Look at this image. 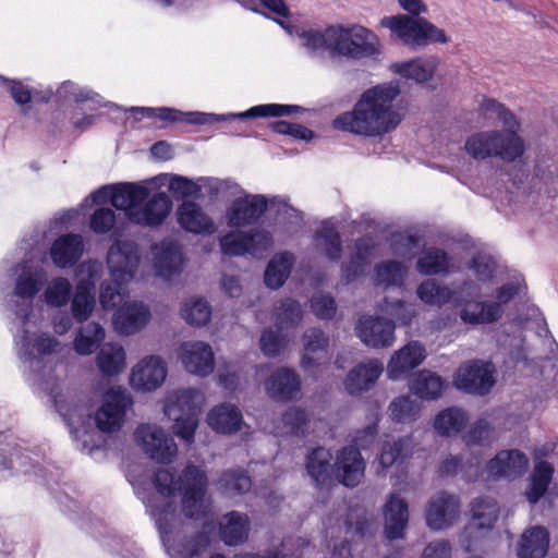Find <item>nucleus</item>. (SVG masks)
Here are the masks:
<instances>
[{
    "label": "nucleus",
    "instance_id": "14",
    "mask_svg": "<svg viewBox=\"0 0 558 558\" xmlns=\"http://www.w3.org/2000/svg\"><path fill=\"white\" fill-rule=\"evenodd\" d=\"M470 513L471 519L460 536V543L468 551L493 530L499 517V507L495 499L481 497L472 501Z\"/></svg>",
    "mask_w": 558,
    "mask_h": 558
},
{
    "label": "nucleus",
    "instance_id": "12",
    "mask_svg": "<svg viewBox=\"0 0 558 558\" xmlns=\"http://www.w3.org/2000/svg\"><path fill=\"white\" fill-rule=\"evenodd\" d=\"M142 254L136 242L116 239L108 248L106 264L112 281L118 286H126L145 279L141 269Z\"/></svg>",
    "mask_w": 558,
    "mask_h": 558
},
{
    "label": "nucleus",
    "instance_id": "39",
    "mask_svg": "<svg viewBox=\"0 0 558 558\" xmlns=\"http://www.w3.org/2000/svg\"><path fill=\"white\" fill-rule=\"evenodd\" d=\"M105 338V328L99 323L89 322L77 329L73 339V349L78 355H92L101 347Z\"/></svg>",
    "mask_w": 558,
    "mask_h": 558
},
{
    "label": "nucleus",
    "instance_id": "31",
    "mask_svg": "<svg viewBox=\"0 0 558 558\" xmlns=\"http://www.w3.org/2000/svg\"><path fill=\"white\" fill-rule=\"evenodd\" d=\"M384 371L383 363L369 359L354 366L347 375L343 385L350 395H360L374 387Z\"/></svg>",
    "mask_w": 558,
    "mask_h": 558
},
{
    "label": "nucleus",
    "instance_id": "40",
    "mask_svg": "<svg viewBox=\"0 0 558 558\" xmlns=\"http://www.w3.org/2000/svg\"><path fill=\"white\" fill-rule=\"evenodd\" d=\"M409 267L396 259H387L378 263L374 268L373 282L376 287L392 288L402 287L408 275Z\"/></svg>",
    "mask_w": 558,
    "mask_h": 558
},
{
    "label": "nucleus",
    "instance_id": "54",
    "mask_svg": "<svg viewBox=\"0 0 558 558\" xmlns=\"http://www.w3.org/2000/svg\"><path fill=\"white\" fill-rule=\"evenodd\" d=\"M315 245L328 258H339L341 252L340 238L332 221L327 220L320 225L315 236Z\"/></svg>",
    "mask_w": 558,
    "mask_h": 558
},
{
    "label": "nucleus",
    "instance_id": "42",
    "mask_svg": "<svg viewBox=\"0 0 558 558\" xmlns=\"http://www.w3.org/2000/svg\"><path fill=\"white\" fill-rule=\"evenodd\" d=\"M331 460L330 450L324 447H317L307 454L305 469L316 485H325L330 480Z\"/></svg>",
    "mask_w": 558,
    "mask_h": 558
},
{
    "label": "nucleus",
    "instance_id": "1",
    "mask_svg": "<svg viewBox=\"0 0 558 558\" xmlns=\"http://www.w3.org/2000/svg\"><path fill=\"white\" fill-rule=\"evenodd\" d=\"M137 468L130 470L128 480L136 495L143 500L150 517L155 520L162 544L170 558H199L209 545V536L199 533L186 539L181 514L177 511V495L181 496V510L185 517L199 520L210 512L207 497L208 477L206 472L187 463L180 475L168 469H159L153 481Z\"/></svg>",
    "mask_w": 558,
    "mask_h": 558
},
{
    "label": "nucleus",
    "instance_id": "62",
    "mask_svg": "<svg viewBox=\"0 0 558 558\" xmlns=\"http://www.w3.org/2000/svg\"><path fill=\"white\" fill-rule=\"evenodd\" d=\"M89 228L96 234H109L117 231V215L109 207L97 208L89 219Z\"/></svg>",
    "mask_w": 558,
    "mask_h": 558
},
{
    "label": "nucleus",
    "instance_id": "47",
    "mask_svg": "<svg viewBox=\"0 0 558 558\" xmlns=\"http://www.w3.org/2000/svg\"><path fill=\"white\" fill-rule=\"evenodd\" d=\"M418 299L427 305L441 306L454 301L457 287L451 289L434 279L423 281L416 290Z\"/></svg>",
    "mask_w": 558,
    "mask_h": 558
},
{
    "label": "nucleus",
    "instance_id": "5",
    "mask_svg": "<svg viewBox=\"0 0 558 558\" xmlns=\"http://www.w3.org/2000/svg\"><path fill=\"white\" fill-rule=\"evenodd\" d=\"M524 289L520 277L497 287L490 294L475 286L474 281L464 280L457 287L453 306L457 315L464 325H489L500 320L505 306L519 295Z\"/></svg>",
    "mask_w": 558,
    "mask_h": 558
},
{
    "label": "nucleus",
    "instance_id": "53",
    "mask_svg": "<svg viewBox=\"0 0 558 558\" xmlns=\"http://www.w3.org/2000/svg\"><path fill=\"white\" fill-rule=\"evenodd\" d=\"M181 317L191 326L206 325L211 316V307L204 298L186 299L180 310Z\"/></svg>",
    "mask_w": 558,
    "mask_h": 558
},
{
    "label": "nucleus",
    "instance_id": "35",
    "mask_svg": "<svg viewBox=\"0 0 558 558\" xmlns=\"http://www.w3.org/2000/svg\"><path fill=\"white\" fill-rule=\"evenodd\" d=\"M95 363L102 376H118L126 368V351L119 342H106L99 348Z\"/></svg>",
    "mask_w": 558,
    "mask_h": 558
},
{
    "label": "nucleus",
    "instance_id": "55",
    "mask_svg": "<svg viewBox=\"0 0 558 558\" xmlns=\"http://www.w3.org/2000/svg\"><path fill=\"white\" fill-rule=\"evenodd\" d=\"M303 318L301 304L292 299L281 300L274 310V320L278 328H294Z\"/></svg>",
    "mask_w": 558,
    "mask_h": 558
},
{
    "label": "nucleus",
    "instance_id": "38",
    "mask_svg": "<svg viewBox=\"0 0 558 558\" xmlns=\"http://www.w3.org/2000/svg\"><path fill=\"white\" fill-rule=\"evenodd\" d=\"M220 537L228 546H236L248 537L250 522L245 514L236 511L225 514L220 522Z\"/></svg>",
    "mask_w": 558,
    "mask_h": 558
},
{
    "label": "nucleus",
    "instance_id": "7",
    "mask_svg": "<svg viewBox=\"0 0 558 558\" xmlns=\"http://www.w3.org/2000/svg\"><path fill=\"white\" fill-rule=\"evenodd\" d=\"M51 399L76 441V447L89 456L98 451L101 448L102 438L90 427V409L86 397L60 389L51 392Z\"/></svg>",
    "mask_w": 558,
    "mask_h": 558
},
{
    "label": "nucleus",
    "instance_id": "60",
    "mask_svg": "<svg viewBox=\"0 0 558 558\" xmlns=\"http://www.w3.org/2000/svg\"><path fill=\"white\" fill-rule=\"evenodd\" d=\"M389 412L395 422L410 423L417 418L420 404L410 397H399L390 403Z\"/></svg>",
    "mask_w": 558,
    "mask_h": 558
},
{
    "label": "nucleus",
    "instance_id": "36",
    "mask_svg": "<svg viewBox=\"0 0 558 558\" xmlns=\"http://www.w3.org/2000/svg\"><path fill=\"white\" fill-rule=\"evenodd\" d=\"M549 548V533L544 526L527 527L517 544L519 558H544Z\"/></svg>",
    "mask_w": 558,
    "mask_h": 558
},
{
    "label": "nucleus",
    "instance_id": "59",
    "mask_svg": "<svg viewBox=\"0 0 558 558\" xmlns=\"http://www.w3.org/2000/svg\"><path fill=\"white\" fill-rule=\"evenodd\" d=\"M411 445L412 442L409 438L385 441L379 454V464L383 469H387L395 463L402 461L409 453Z\"/></svg>",
    "mask_w": 558,
    "mask_h": 558
},
{
    "label": "nucleus",
    "instance_id": "10",
    "mask_svg": "<svg viewBox=\"0 0 558 558\" xmlns=\"http://www.w3.org/2000/svg\"><path fill=\"white\" fill-rule=\"evenodd\" d=\"M12 296L17 301L12 311L17 319L26 324L34 312V299L47 282V271L32 260H22L12 268Z\"/></svg>",
    "mask_w": 558,
    "mask_h": 558
},
{
    "label": "nucleus",
    "instance_id": "20",
    "mask_svg": "<svg viewBox=\"0 0 558 558\" xmlns=\"http://www.w3.org/2000/svg\"><path fill=\"white\" fill-rule=\"evenodd\" d=\"M168 376V366L160 355H146L133 365L129 375L131 388L137 392H154Z\"/></svg>",
    "mask_w": 558,
    "mask_h": 558
},
{
    "label": "nucleus",
    "instance_id": "56",
    "mask_svg": "<svg viewBox=\"0 0 558 558\" xmlns=\"http://www.w3.org/2000/svg\"><path fill=\"white\" fill-rule=\"evenodd\" d=\"M464 148L477 160L495 157L493 130L474 133L466 140Z\"/></svg>",
    "mask_w": 558,
    "mask_h": 558
},
{
    "label": "nucleus",
    "instance_id": "26",
    "mask_svg": "<svg viewBox=\"0 0 558 558\" xmlns=\"http://www.w3.org/2000/svg\"><path fill=\"white\" fill-rule=\"evenodd\" d=\"M365 461L356 447L342 448L336 457L333 473L347 487H355L364 477Z\"/></svg>",
    "mask_w": 558,
    "mask_h": 558
},
{
    "label": "nucleus",
    "instance_id": "2",
    "mask_svg": "<svg viewBox=\"0 0 558 558\" xmlns=\"http://www.w3.org/2000/svg\"><path fill=\"white\" fill-rule=\"evenodd\" d=\"M277 22L289 35H295L310 53L327 51L332 57L350 60L376 59L380 54L381 45L376 34L360 24L299 28L282 20Z\"/></svg>",
    "mask_w": 558,
    "mask_h": 558
},
{
    "label": "nucleus",
    "instance_id": "15",
    "mask_svg": "<svg viewBox=\"0 0 558 558\" xmlns=\"http://www.w3.org/2000/svg\"><path fill=\"white\" fill-rule=\"evenodd\" d=\"M14 336L15 349L20 359L29 363L32 371L40 365V356L51 355L59 351L61 343L48 332H31V319L23 324Z\"/></svg>",
    "mask_w": 558,
    "mask_h": 558
},
{
    "label": "nucleus",
    "instance_id": "43",
    "mask_svg": "<svg viewBox=\"0 0 558 558\" xmlns=\"http://www.w3.org/2000/svg\"><path fill=\"white\" fill-rule=\"evenodd\" d=\"M445 388L442 378L427 369L418 372L410 383V390L423 400L438 399Z\"/></svg>",
    "mask_w": 558,
    "mask_h": 558
},
{
    "label": "nucleus",
    "instance_id": "30",
    "mask_svg": "<svg viewBox=\"0 0 558 558\" xmlns=\"http://www.w3.org/2000/svg\"><path fill=\"white\" fill-rule=\"evenodd\" d=\"M84 253V239L81 234L68 233L57 238L50 246L49 255L60 269L74 266Z\"/></svg>",
    "mask_w": 558,
    "mask_h": 558
},
{
    "label": "nucleus",
    "instance_id": "28",
    "mask_svg": "<svg viewBox=\"0 0 558 558\" xmlns=\"http://www.w3.org/2000/svg\"><path fill=\"white\" fill-rule=\"evenodd\" d=\"M385 534L389 539L403 538L409 522L408 501L398 493H391L383 508Z\"/></svg>",
    "mask_w": 558,
    "mask_h": 558
},
{
    "label": "nucleus",
    "instance_id": "22",
    "mask_svg": "<svg viewBox=\"0 0 558 558\" xmlns=\"http://www.w3.org/2000/svg\"><path fill=\"white\" fill-rule=\"evenodd\" d=\"M150 262L156 277L170 280L179 275L184 266V256L180 244L173 240H163L150 247Z\"/></svg>",
    "mask_w": 558,
    "mask_h": 558
},
{
    "label": "nucleus",
    "instance_id": "48",
    "mask_svg": "<svg viewBox=\"0 0 558 558\" xmlns=\"http://www.w3.org/2000/svg\"><path fill=\"white\" fill-rule=\"evenodd\" d=\"M57 95L61 99H73L76 104L87 102L92 110H96L106 105L104 98L98 93L71 81L63 82L57 89Z\"/></svg>",
    "mask_w": 558,
    "mask_h": 558
},
{
    "label": "nucleus",
    "instance_id": "32",
    "mask_svg": "<svg viewBox=\"0 0 558 558\" xmlns=\"http://www.w3.org/2000/svg\"><path fill=\"white\" fill-rule=\"evenodd\" d=\"M180 227L194 234H211L216 226L211 217L195 202H183L177 209Z\"/></svg>",
    "mask_w": 558,
    "mask_h": 558
},
{
    "label": "nucleus",
    "instance_id": "8",
    "mask_svg": "<svg viewBox=\"0 0 558 558\" xmlns=\"http://www.w3.org/2000/svg\"><path fill=\"white\" fill-rule=\"evenodd\" d=\"M204 402V393L196 388L171 389L165 395L162 412L173 422V434L187 444L195 439Z\"/></svg>",
    "mask_w": 558,
    "mask_h": 558
},
{
    "label": "nucleus",
    "instance_id": "41",
    "mask_svg": "<svg viewBox=\"0 0 558 558\" xmlns=\"http://www.w3.org/2000/svg\"><path fill=\"white\" fill-rule=\"evenodd\" d=\"M452 258L441 248L429 246L423 248L416 260V270L424 276L446 274L450 270Z\"/></svg>",
    "mask_w": 558,
    "mask_h": 558
},
{
    "label": "nucleus",
    "instance_id": "37",
    "mask_svg": "<svg viewBox=\"0 0 558 558\" xmlns=\"http://www.w3.org/2000/svg\"><path fill=\"white\" fill-rule=\"evenodd\" d=\"M543 454L539 451L536 453L530 485L525 490V497L530 504H536L544 496L553 480L554 466L551 463L541 459Z\"/></svg>",
    "mask_w": 558,
    "mask_h": 558
},
{
    "label": "nucleus",
    "instance_id": "52",
    "mask_svg": "<svg viewBox=\"0 0 558 558\" xmlns=\"http://www.w3.org/2000/svg\"><path fill=\"white\" fill-rule=\"evenodd\" d=\"M469 416L460 408H448L439 412L435 417L434 427L439 435H457L468 423Z\"/></svg>",
    "mask_w": 558,
    "mask_h": 558
},
{
    "label": "nucleus",
    "instance_id": "16",
    "mask_svg": "<svg viewBox=\"0 0 558 558\" xmlns=\"http://www.w3.org/2000/svg\"><path fill=\"white\" fill-rule=\"evenodd\" d=\"M135 439L143 451L159 463H171L178 454L174 439L158 425L143 424L138 426Z\"/></svg>",
    "mask_w": 558,
    "mask_h": 558
},
{
    "label": "nucleus",
    "instance_id": "63",
    "mask_svg": "<svg viewBox=\"0 0 558 558\" xmlns=\"http://www.w3.org/2000/svg\"><path fill=\"white\" fill-rule=\"evenodd\" d=\"M269 210L276 211L277 220L280 223L299 227L302 222L300 211L289 205L287 201L281 197L270 198Z\"/></svg>",
    "mask_w": 558,
    "mask_h": 558
},
{
    "label": "nucleus",
    "instance_id": "64",
    "mask_svg": "<svg viewBox=\"0 0 558 558\" xmlns=\"http://www.w3.org/2000/svg\"><path fill=\"white\" fill-rule=\"evenodd\" d=\"M123 286L116 284L111 281H104L100 286L99 302L104 310H113L122 304L125 293L122 290Z\"/></svg>",
    "mask_w": 558,
    "mask_h": 558
},
{
    "label": "nucleus",
    "instance_id": "58",
    "mask_svg": "<svg viewBox=\"0 0 558 558\" xmlns=\"http://www.w3.org/2000/svg\"><path fill=\"white\" fill-rule=\"evenodd\" d=\"M355 248V255L351 257L350 262L343 268L347 281L353 280L365 271L373 246L371 240L362 239L356 242Z\"/></svg>",
    "mask_w": 558,
    "mask_h": 558
},
{
    "label": "nucleus",
    "instance_id": "23",
    "mask_svg": "<svg viewBox=\"0 0 558 558\" xmlns=\"http://www.w3.org/2000/svg\"><path fill=\"white\" fill-rule=\"evenodd\" d=\"M356 333L364 344L375 349L391 347L396 341L395 323L384 317L360 318Z\"/></svg>",
    "mask_w": 558,
    "mask_h": 558
},
{
    "label": "nucleus",
    "instance_id": "4",
    "mask_svg": "<svg viewBox=\"0 0 558 558\" xmlns=\"http://www.w3.org/2000/svg\"><path fill=\"white\" fill-rule=\"evenodd\" d=\"M88 202L97 205L110 203L125 211L131 222L144 227L161 225L172 208V201L166 193H156L149 197V190L136 183L102 186L86 197L83 205Z\"/></svg>",
    "mask_w": 558,
    "mask_h": 558
},
{
    "label": "nucleus",
    "instance_id": "17",
    "mask_svg": "<svg viewBox=\"0 0 558 558\" xmlns=\"http://www.w3.org/2000/svg\"><path fill=\"white\" fill-rule=\"evenodd\" d=\"M495 367L492 363L474 360L460 365L453 375V386L468 393L486 395L495 385Z\"/></svg>",
    "mask_w": 558,
    "mask_h": 558
},
{
    "label": "nucleus",
    "instance_id": "24",
    "mask_svg": "<svg viewBox=\"0 0 558 558\" xmlns=\"http://www.w3.org/2000/svg\"><path fill=\"white\" fill-rule=\"evenodd\" d=\"M529 462L527 456L518 449L501 450L487 463V477L515 480L525 474Z\"/></svg>",
    "mask_w": 558,
    "mask_h": 558
},
{
    "label": "nucleus",
    "instance_id": "29",
    "mask_svg": "<svg viewBox=\"0 0 558 558\" xmlns=\"http://www.w3.org/2000/svg\"><path fill=\"white\" fill-rule=\"evenodd\" d=\"M267 395L277 401H288L296 398L301 389L299 374L288 367L276 369L264 383Z\"/></svg>",
    "mask_w": 558,
    "mask_h": 558
},
{
    "label": "nucleus",
    "instance_id": "13",
    "mask_svg": "<svg viewBox=\"0 0 558 558\" xmlns=\"http://www.w3.org/2000/svg\"><path fill=\"white\" fill-rule=\"evenodd\" d=\"M133 405V399L121 386H112L102 396L100 407L95 412V423L102 433H116L125 423L126 412Z\"/></svg>",
    "mask_w": 558,
    "mask_h": 558
},
{
    "label": "nucleus",
    "instance_id": "46",
    "mask_svg": "<svg viewBox=\"0 0 558 558\" xmlns=\"http://www.w3.org/2000/svg\"><path fill=\"white\" fill-rule=\"evenodd\" d=\"M216 485L222 495L233 498L247 493L252 487V481L245 471L229 469L220 475Z\"/></svg>",
    "mask_w": 558,
    "mask_h": 558
},
{
    "label": "nucleus",
    "instance_id": "44",
    "mask_svg": "<svg viewBox=\"0 0 558 558\" xmlns=\"http://www.w3.org/2000/svg\"><path fill=\"white\" fill-rule=\"evenodd\" d=\"M70 301L73 318L80 323L86 322L96 307V290L85 282H76Z\"/></svg>",
    "mask_w": 558,
    "mask_h": 558
},
{
    "label": "nucleus",
    "instance_id": "45",
    "mask_svg": "<svg viewBox=\"0 0 558 558\" xmlns=\"http://www.w3.org/2000/svg\"><path fill=\"white\" fill-rule=\"evenodd\" d=\"M308 423V415L298 408L289 409L280 418L279 423L267 425L266 429L277 436L304 435Z\"/></svg>",
    "mask_w": 558,
    "mask_h": 558
},
{
    "label": "nucleus",
    "instance_id": "19",
    "mask_svg": "<svg viewBox=\"0 0 558 558\" xmlns=\"http://www.w3.org/2000/svg\"><path fill=\"white\" fill-rule=\"evenodd\" d=\"M461 515L460 498L441 490L428 499L425 507V520L433 531H442L453 526Z\"/></svg>",
    "mask_w": 558,
    "mask_h": 558
},
{
    "label": "nucleus",
    "instance_id": "34",
    "mask_svg": "<svg viewBox=\"0 0 558 558\" xmlns=\"http://www.w3.org/2000/svg\"><path fill=\"white\" fill-rule=\"evenodd\" d=\"M207 424L217 433L233 434L247 427L244 424L241 411L231 403H220L209 410Z\"/></svg>",
    "mask_w": 558,
    "mask_h": 558
},
{
    "label": "nucleus",
    "instance_id": "25",
    "mask_svg": "<svg viewBox=\"0 0 558 558\" xmlns=\"http://www.w3.org/2000/svg\"><path fill=\"white\" fill-rule=\"evenodd\" d=\"M150 311L147 304L141 301L123 303L114 313L112 324L120 335H134L142 330L150 320Z\"/></svg>",
    "mask_w": 558,
    "mask_h": 558
},
{
    "label": "nucleus",
    "instance_id": "9",
    "mask_svg": "<svg viewBox=\"0 0 558 558\" xmlns=\"http://www.w3.org/2000/svg\"><path fill=\"white\" fill-rule=\"evenodd\" d=\"M481 112L487 119H496L504 125L502 130H493L495 157L512 162L524 153V143L519 135L520 123L514 114L495 99L485 98L480 104Z\"/></svg>",
    "mask_w": 558,
    "mask_h": 558
},
{
    "label": "nucleus",
    "instance_id": "6",
    "mask_svg": "<svg viewBox=\"0 0 558 558\" xmlns=\"http://www.w3.org/2000/svg\"><path fill=\"white\" fill-rule=\"evenodd\" d=\"M302 110L301 107L295 105H280V104H264L251 107L250 109L238 113H207L199 111L183 112L178 109L168 107H131L126 112L133 114L136 121L142 119H159L167 122H186L190 124H211L215 122L245 120L256 118H277L292 116Z\"/></svg>",
    "mask_w": 558,
    "mask_h": 558
},
{
    "label": "nucleus",
    "instance_id": "27",
    "mask_svg": "<svg viewBox=\"0 0 558 558\" xmlns=\"http://www.w3.org/2000/svg\"><path fill=\"white\" fill-rule=\"evenodd\" d=\"M425 357V347L418 341H410L391 355L387 365V375L392 380L402 379L421 365Z\"/></svg>",
    "mask_w": 558,
    "mask_h": 558
},
{
    "label": "nucleus",
    "instance_id": "33",
    "mask_svg": "<svg viewBox=\"0 0 558 558\" xmlns=\"http://www.w3.org/2000/svg\"><path fill=\"white\" fill-rule=\"evenodd\" d=\"M302 343L304 354L301 366L305 372H312L327 360L329 339L323 330L310 328L304 332Z\"/></svg>",
    "mask_w": 558,
    "mask_h": 558
},
{
    "label": "nucleus",
    "instance_id": "49",
    "mask_svg": "<svg viewBox=\"0 0 558 558\" xmlns=\"http://www.w3.org/2000/svg\"><path fill=\"white\" fill-rule=\"evenodd\" d=\"M469 268L476 277L475 286H481L482 290L486 291L490 286L498 283L499 268L490 256L476 255L471 260Z\"/></svg>",
    "mask_w": 558,
    "mask_h": 558
},
{
    "label": "nucleus",
    "instance_id": "61",
    "mask_svg": "<svg viewBox=\"0 0 558 558\" xmlns=\"http://www.w3.org/2000/svg\"><path fill=\"white\" fill-rule=\"evenodd\" d=\"M161 180L170 192L182 197L198 196L202 191L201 182L178 174H163Z\"/></svg>",
    "mask_w": 558,
    "mask_h": 558
},
{
    "label": "nucleus",
    "instance_id": "3",
    "mask_svg": "<svg viewBox=\"0 0 558 558\" xmlns=\"http://www.w3.org/2000/svg\"><path fill=\"white\" fill-rule=\"evenodd\" d=\"M399 94V84L395 82L367 89L352 111L335 119V128L364 136H381L393 131L402 121L393 104Z\"/></svg>",
    "mask_w": 558,
    "mask_h": 558
},
{
    "label": "nucleus",
    "instance_id": "18",
    "mask_svg": "<svg viewBox=\"0 0 558 558\" xmlns=\"http://www.w3.org/2000/svg\"><path fill=\"white\" fill-rule=\"evenodd\" d=\"M238 196L226 210L227 225L231 228H244L259 220L269 210L270 198L262 194H247L241 187Z\"/></svg>",
    "mask_w": 558,
    "mask_h": 558
},
{
    "label": "nucleus",
    "instance_id": "57",
    "mask_svg": "<svg viewBox=\"0 0 558 558\" xmlns=\"http://www.w3.org/2000/svg\"><path fill=\"white\" fill-rule=\"evenodd\" d=\"M393 72L400 74L405 78L413 80L417 83L428 81L434 72V65L428 61L421 59L412 60L409 62L395 63L391 65Z\"/></svg>",
    "mask_w": 558,
    "mask_h": 558
},
{
    "label": "nucleus",
    "instance_id": "50",
    "mask_svg": "<svg viewBox=\"0 0 558 558\" xmlns=\"http://www.w3.org/2000/svg\"><path fill=\"white\" fill-rule=\"evenodd\" d=\"M294 256L284 252L275 255L265 270V283L271 289L280 288L290 275Z\"/></svg>",
    "mask_w": 558,
    "mask_h": 558
},
{
    "label": "nucleus",
    "instance_id": "21",
    "mask_svg": "<svg viewBox=\"0 0 558 558\" xmlns=\"http://www.w3.org/2000/svg\"><path fill=\"white\" fill-rule=\"evenodd\" d=\"M178 357L184 369L198 377H207L215 369V354L209 343L191 340L180 344Z\"/></svg>",
    "mask_w": 558,
    "mask_h": 558
},
{
    "label": "nucleus",
    "instance_id": "11",
    "mask_svg": "<svg viewBox=\"0 0 558 558\" xmlns=\"http://www.w3.org/2000/svg\"><path fill=\"white\" fill-rule=\"evenodd\" d=\"M381 25L391 31L405 46L411 48L424 47L430 44H447L449 37L445 31L438 28L423 17L409 15L385 16Z\"/></svg>",
    "mask_w": 558,
    "mask_h": 558
},
{
    "label": "nucleus",
    "instance_id": "51",
    "mask_svg": "<svg viewBox=\"0 0 558 558\" xmlns=\"http://www.w3.org/2000/svg\"><path fill=\"white\" fill-rule=\"evenodd\" d=\"M73 292L70 280L58 276L46 282L43 293V301L49 307L61 308L68 305Z\"/></svg>",
    "mask_w": 558,
    "mask_h": 558
}]
</instances>
